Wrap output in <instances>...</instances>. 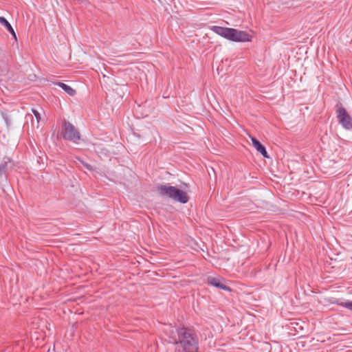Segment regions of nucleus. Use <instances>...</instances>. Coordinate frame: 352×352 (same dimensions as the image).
Listing matches in <instances>:
<instances>
[{
    "label": "nucleus",
    "instance_id": "13",
    "mask_svg": "<svg viewBox=\"0 0 352 352\" xmlns=\"http://www.w3.org/2000/svg\"><path fill=\"white\" fill-rule=\"evenodd\" d=\"M88 170H91V165L87 164V163H85L84 162L82 161H80Z\"/></svg>",
    "mask_w": 352,
    "mask_h": 352
},
{
    "label": "nucleus",
    "instance_id": "1",
    "mask_svg": "<svg viewBox=\"0 0 352 352\" xmlns=\"http://www.w3.org/2000/svg\"><path fill=\"white\" fill-rule=\"evenodd\" d=\"M177 333L178 339L169 342L179 344L183 352H199V339L192 329L181 327L177 329Z\"/></svg>",
    "mask_w": 352,
    "mask_h": 352
},
{
    "label": "nucleus",
    "instance_id": "6",
    "mask_svg": "<svg viewBox=\"0 0 352 352\" xmlns=\"http://www.w3.org/2000/svg\"><path fill=\"white\" fill-rule=\"evenodd\" d=\"M208 283L224 291H230V288L226 284V281L220 276H209Z\"/></svg>",
    "mask_w": 352,
    "mask_h": 352
},
{
    "label": "nucleus",
    "instance_id": "7",
    "mask_svg": "<svg viewBox=\"0 0 352 352\" xmlns=\"http://www.w3.org/2000/svg\"><path fill=\"white\" fill-rule=\"evenodd\" d=\"M251 140L252 145L256 148V150L259 152L264 157L268 158L269 156L267 155V151L265 146L255 138L251 137Z\"/></svg>",
    "mask_w": 352,
    "mask_h": 352
},
{
    "label": "nucleus",
    "instance_id": "2",
    "mask_svg": "<svg viewBox=\"0 0 352 352\" xmlns=\"http://www.w3.org/2000/svg\"><path fill=\"white\" fill-rule=\"evenodd\" d=\"M210 30L221 37L233 42H249L252 39V35L248 32L234 28L214 25L210 28Z\"/></svg>",
    "mask_w": 352,
    "mask_h": 352
},
{
    "label": "nucleus",
    "instance_id": "3",
    "mask_svg": "<svg viewBox=\"0 0 352 352\" xmlns=\"http://www.w3.org/2000/svg\"><path fill=\"white\" fill-rule=\"evenodd\" d=\"M157 191L163 196L175 201L186 204L188 201L187 194L177 188L168 185H160L157 187Z\"/></svg>",
    "mask_w": 352,
    "mask_h": 352
},
{
    "label": "nucleus",
    "instance_id": "10",
    "mask_svg": "<svg viewBox=\"0 0 352 352\" xmlns=\"http://www.w3.org/2000/svg\"><path fill=\"white\" fill-rule=\"evenodd\" d=\"M10 162V160L8 157L3 159V162L0 164V176L6 173L8 163Z\"/></svg>",
    "mask_w": 352,
    "mask_h": 352
},
{
    "label": "nucleus",
    "instance_id": "9",
    "mask_svg": "<svg viewBox=\"0 0 352 352\" xmlns=\"http://www.w3.org/2000/svg\"><path fill=\"white\" fill-rule=\"evenodd\" d=\"M56 85L62 88L68 95L71 96H73L76 94V91L73 88L62 82H58L56 83Z\"/></svg>",
    "mask_w": 352,
    "mask_h": 352
},
{
    "label": "nucleus",
    "instance_id": "4",
    "mask_svg": "<svg viewBox=\"0 0 352 352\" xmlns=\"http://www.w3.org/2000/svg\"><path fill=\"white\" fill-rule=\"evenodd\" d=\"M62 136L65 140L76 142L79 140L80 135L74 125L68 122H65L61 131Z\"/></svg>",
    "mask_w": 352,
    "mask_h": 352
},
{
    "label": "nucleus",
    "instance_id": "5",
    "mask_svg": "<svg viewBox=\"0 0 352 352\" xmlns=\"http://www.w3.org/2000/svg\"><path fill=\"white\" fill-rule=\"evenodd\" d=\"M337 117L340 124L346 130H352V118L344 107L337 110Z\"/></svg>",
    "mask_w": 352,
    "mask_h": 352
},
{
    "label": "nucleus",
    "instance_id": "12",
    "mask_svg": "<svg viewBox=\"0 0 352 352\" xmlns=\"http://www.w3.org/2000/svg\"><path fill=\"white\" fill-rule=\"evenodd\" d=\"M32 112H33V113H34V116H35V118H36V119L37 120V122H39L40 119H41L40 113L36 110H35V109H32Z\"/></svg>",
    "mask_w": 352,
    "mask_h": 352
},
{
    "label": "nucleus",
    "instance_id": "8",
    "mask_svg": "<svg viewBox=\"0 0 352 352\" xmlns=\"http://www.w3.org/2000/svg\"><path fill=\"white\" fill-rule=\"evenodd\" d=\"M0 23L6 28L8 31L12 35L14 38L16 40V33L10 23L3 16H0Z\"/></svg>",
    "mask_w": 352,
    "mask_h": 352
},
{
    "label": "nucleus",
    "instance_id": "11",
    "mask_svg": "<svg viewBox=\"0 0 352 352\" xmlns=\"http://www.w3.org/2000/svg\"><path fill=\"white\" fill-rule=\"evenodd\" d=\"M340 305L344 308H346L349 310L352 311V301H346L344 302H342Z\"/></svg>",
    "mask_w": 352,
    "mask_h": 352
}]
</instances>
